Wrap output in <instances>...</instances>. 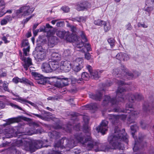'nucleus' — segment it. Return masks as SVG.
Instances as JSON below:
<instances>
[{"mask_svg": "<svg viewBox=\"0 0 154 154\" xmlns=\"http://www.w3.org/2000/svg\"><path fill=\"white\" fill-rule=\"evenodd\" d=\"M117 83L119 85H124V82L123 81H118L117 82Z\"/></svg>", "mask_w": 154, "mask_h": 154, "instance_id": "obj_59", "label": "nucleus"}, {"mask_svg": "<svg viewBox=\"0 0 154 154\" xmlns=\"http://www.w3.org/2000/svg\"><path fill=\"white\" fill-rule=\"evenodd\" d=\"M83 45H84V47L85 48H91V45L90 44L88 43H85L84 44H83Z\"/></svg>", "mask_w": 154, "mask_h": 154, "instance_id": "obj_51", "label": "nucleus"}, {"mask_svg": "<svg viewBox=\"0 0 154 154\" xmlns=\"http://www.w3.org/2000/svg\"><path fill=\"white\" fill-rule=\"evenodd\" d=\"M85 20L86 18L85 17H80L73 19V21H77L79 22L84 23L85 22Z\"/></svg>", "mask_w": 154, "mask_h": 154, "instance_id": "obj_29", "label": "nucleus"}, {"mask_svg": "<svg viewBox=\"0 0 154 154\" xmlns=\"http://www.w3.org/2000/svg\"><path fill=\"white\" fill-rule=\"evenodd\" d=\"M101 94H99L98 95H90V97L93 99H95L97 100H100L101 98Z\"/></svg>", "mask_w": 154, "mask_h": 154, "instance_id": "obj_35", "label": "nucleus"}, {"mask_svg": "<svg viewBox=\"0 0 154 154\" xmlns=\"http://www.w3.org/2000/svg\"><path fill=\"white\" fill-rule=\"evenodd\" d=\"M49 136L51 138L56 139L58 137V133L56 131H54L52 133H50L48 134Z\"/></svg>", "mask_w": 154, "mask_h": 154, "instance_id": "obj_34", "label": "nucleus"}, {"mask_svg": "<svg viewBox=\"0 0 154 154\" xmlns=\"http://www.w3.org/2000/svg\"><path fill=\"white\" fill-rule=\"evenodd\" d=\"M70 28L71 31L72 32H76V28L74 26H70Z\"/></svg>", "mask_w": 154, "mask_h": 154, "instance_id": "obj_49", "label": "nucleus"}, {"mask_svg": "<svg viewBox=\"0 0 154 154\" xmlns=\"http://www.w3.org/2000/svg\"><path fill=\"white\" fill-rule=\"evenodd\" d=\"M125 134L124 129L120 131L119 128L115 129L114 133L112 135L110 136L108 139L109 143L113 147L112 148L123 149L122 147H121L120 141L122 140L127 143L128 137Z\"/></svg>", "mask_w": 154, "mask_h": 154, "instance_id": "obj_1", "label": "nucleus"}, {"mask_svg": "<svg viewBox=\"0 0 154 154\" xmlns=\"http://www.w3.org/2000/svg\"><path fill=\"white\" fill-rule=\"evenodd\" d=\"M20 119L21 117L9 119L7 120L6 123L5 124V125L6 126L14 123L19 122L20 121Z\"/></svg>", "mask_w": 154, "mask_h": 154, "instance_id": "obj_17", "label": "nucleus"}, {"mask_svg": "<svg viewBox=\"0 0 154 154\" xmlns=\"http://www.w3.org/2000/svg\"><path fill=\"white\" fill-rule=\"evenodd\" d=\"M22 47L26 48H29L30 45L28 41L26 40H23L22 43Z\"/></svg>", "mask_w": 154, "mask_h": 154, "instance_id": "obj_33", "label": "nucleus"}, {"mask_svg": "<svg viewBox=\"0 0 154 154\" xmlns=\"http://www.w3.org/2000/svg\"><path fill=\"white\" fill-rule=\"evenodd\" d=\"M6 75V73L3 72L2 70H0V76L4 77Z\"/></svg>", "mask_w": 154, "mask_h": 154, "instance_id": "obj_50", "label": "nucleus"}, {"mask_svg": "<svg viewBox=\"0 0 154 154\" xmlns=\"http://www.w3.org/2000/svg\"><path fill=\"white\" fill-rule=\"evenodd\" d=\"M8 22L12 20V18L10 15H8L5 17L4 18Z\"/></svg>", "mask_w": 154, "mask_h": 154, "instance_id": "obj_43", "label": "nucleus"}, {"mask_svg": "<svg viewBox=\"0 0 154 154\" xmlns=\"http://www.w3.org/2000/svg\"><path fill=\"white\" fill-rule=\"evenodd\" d=\"M33 54L35 59L40 61L44 59L45 53L44 49H36L33 51Z\"/></svg>", "mask_w": 154, "mask_h": 154, "instance_id": "obj_9", "label": "nucleus"}, {"mask_svg": "<svg viewBox=\"0 0 154 154\" xmlns=\"http://www.w3.org/2000/svg\"><path fill=\"white\" fill-rule=\"evenodd\" d=\"M97 105L95 103H92L82 107V109L84 110L88 109L96 110L97 108Z\"/></svg>", "mask_w": 154, "mask_h": 154, "instance_id": "obj_18", "label": "nucleus"}, {"mask_svg": "<svg viewBox=\"0 0 154 154\" xmlns=\"http://www.w3.org/2000/svg\"><path fill=\"white\" fill-rule=\"evenodd\" d=\"M33 75L34 76L35 79L38 81V80L42 79L44 77L42 75H41L36 72L33 73Z\"/></svg>", "mask_w": 154, "mask_h": 154, "instance_id": "obj_31", "label": "nucleus"}, {"mask_svg": "<svg viewBox=\"0 0 154 154\" xmlns=\"http://www.w3.org/2000/svg\"><path fill=\"white\" fill-rule=\"evenodd\" d=\"M141 127L143 129H145L147 126V125L144 122H140Z\"/></svg>", "mask_w": 154, "mask_h": 154, "instance_id": "obj_44", "label": "nucleus"}, {"mask_svg": "<svg viewBox=\"0 0 154 154\" xmlns=\"http://www.w3.org/2000/svg\"><path fill=\"white\" fill-rule=\"evenodd\" d=\"M125 90L119 87L117 91L116 95L118 97H120V101H122L123 100V98H122L121 96H122V93L125 91Z\"/></svg>", "mask_w": 154, "mask_h": 154, "instance_id": "obj_19", "label": "nucleus"}, {"mask_svg": "<svg viewBox=\"0 0 154 154\" xmlns=\"http://www.w3.org/2000/svg\"><path fill=\"white\" fill-rule=\"evenodd\" d=\"M63 22H59L57 23L56 26L57 27H60L63 26Z\"/></svg>", "mask_w": 154, "mask_h": 154, "instance_id": "obj_52", "label": "nucleus"}, {"mask_svg": "<svg viewBox=\"0 0 154 154\" xmlns=\"http://www.w3.org/2000/svg\"><path fill=\"white\" fill-rule=\"evenodd\" d=\"M72 67L71 63L69 61H63L61 62L60 68L65 72H69Z\"/></svg>", "mask_w": 154, "mask_h": 154, "instance_id": "obj_10", "label": "nucleus"}, {"mask_svg": "<svg viewBox=\"0 0 154 154\" xmlns=\"http://www.w3.org/2000/svg\"><path fill=\"white\" fill-rule=\"evenodd\" d=\"M91 7V4L86 1L78 2L75 6V9L79 11L87 10Z\"/></svg>", "mask_w": 154, "mask_h": 154, "instance_id": "obj_8", "label": "nucleus"}, {"mask_svg": "<svg viewBox=\"0 0 154 154\" xmlns=\"http://www.w3.org/2000/svg\"><path fill=\"white\" fill-rule=\"evenodd\" d=\"M39 30L40 32H45V26H43L41 27L39 29Z\"/></svg>", "mask_w": 154, "mask_h": 154, "instance_id": "obj_54", "label": "nucleus"}, {"mask_svg": "<svg viewBox=\"0 0 154 154\" xmlns=\"http://www.w3.org/2000/svg\"><path fill=\"white\" fill-rule=\"evenodd\" d=\"M8 83L6 81H4L3 83V87L4 90L9 91V89L8 88Z\"/></svg>", "mask_w": 154, "mask_h": 154, "instance_id": "obj_37", "label": "nucleus"}, {"mask_svg": "<svg viewBox=\"0 0 154 154\" xmlns=\"http://www.w3.org/2000/svg\"><path fill=\"white\" fill-rule=\"evenodd\" d=\"M126 26L127 29L131 30V26L130 23H128Z\"/></svg>", "mask_w": 154, "mask_h": 154, "instance_id": "obj_53", "label": "nucleus"}, {"mask_svg": "<svg viewBox=\"0 0 154 154\" xmlns=\"http://www.w3.org/2000/svg\"><path fill=\"white\" fill-rule=\"evenodd\" d=\"M68 84V81L67 79H57L54 85L60 88L67 85Z\"/></svg>", "mask_w": 154, "mask_h": 154, "instance_id": "obj_11", "label": "nucleus"}, {"mask_svg": "<svg viewBox=\"0 0 154 154\" xmlns=\"http://www.w3.org/2000/svg\"><path fill=\"white\" fill-rule=\"evenodd\" d=\"M34 10L33 8L29 5H24L16 11V15L17 17H20L22 16H27L32 13Z\"/></svg>", "mask_w": 154, "mask_h": 154, "instance_id": "obj_5", "label": "nucleus"}, {"mask_svg": "<svg viewBox=\"0 0 154 154\" xmlns=\"http://www.w3.org/2000/svg\"><path fill=\"white\" fill-rule=\"evenodd\" d=\"M32 17V16H31L29 17L26 18L24 20V23H27L30 19Z\"/></svg>", "mask_w": 154, "mask_h": 154, "instance_id": "obj_58", "label": "nucleus"}, {"mask_svg": "<svg viewBox=\"0 0 154 154\" xmlns=\"http://www.w3.org/2000/svg\"><path fill=\"white\" fill-rule=\"evenodd\" d=\"M142 98L141 95L137 94L136 95V97L134 94H131L130 95L129 97V100L130 101H133L136 99L138 100H141Z\"/></svg>", "mask_w": 154, "mask_h": 154, "instance_id": "obj_23", "label": "nucleus"}, {"mask_svg": "<svg viewBox=\"0 0 154 154\" xmlns=\"http://www.w3.org/2000/svg\"><path fill=\"white\" fill-rule=\"evenodd\" d=\"M103 25H104V30L105 32H107L111 29V26L109 23H106L105 21Z\"/></svg>", "mask_w": 154, "mask_h": 154, "instance_id": "obj_32", "label": "nucleus"}, {"mask_svg": "<svg viewBox=\"0 0 154 154\" xmlns=\"http://www.w3.org/2000/svg\"><path fill=\"white\" fill-rule=\"evenodd\" d=\"M23 143L25 149L31 152H34L36 149L42 147V142L41 141L32 142L30 140L26 139L24 141Z\"/></svg>", "mask_w": 154, "mask_h": 154, "instance_id": "obj_3", "label": "nucleus"}, {"mask_svg": "<svg viewBox=\"0 0 154 154\" xmlns=\"http://www.w3.org/2000/svg\"><path fill=\"white\" fill-rule=\"evenodd\" d=\"M90 73L91 76L95 79H98L100 76L99 73L97 71L95 70L92 71Z\"/></svg>", "mask_w": 154, "mask_h": 154, "instance_id": "obj_26", "label": "nucleus"}, {"mask_svg": "<svg viewBox=\"0 0 154 154\" xmlns=\"http://www.w3.org/2000/svg\"><path fill=\"white\" fill-rule=\"evenodd\" d=\"M87 68L88 69L89 71L90 72V73L92 71V68L89 65H87Z\"/></svg>", "mask_w": 154, "mask_h": 154, "instance_id": "obj_55", "label": "nucleus"}, {"mask_svg": "<svg viewBox=\"0 0 154 154\" xmlns=\"http://www.w3.org/2000/svg\"><path fill=\"white\" fill-rule=\"evenodd\" d=\"M2 39L4 42L5 43H6L9 42V41L7 40V38L4 36L2 38Z\"/></svg>", "mask_w": 154, "mask_h": 154, "instance_id": "obj_56", "label": "nucleus"}, {"mask_svg": "<svg viewBox=\"0 0 154 154\" xmlns=\"http://www.w3.org/2000/svg\"><path fill=\"white\" fill-rule=\"evenodd\" d=\"M26 80L24 78L22 79H19L17 77H15L13 79V81L15 83H17L18 82L23 83L26 82Z\"/></svg>", "mask_w": 154, "mask_h": 154, "instance_id": "obj_25", "label": "nucleus"}, {"mask_svg": "<svg viewBox=\"0 0 154 154\" xmlns=\"http://www.w3.org/2000/svg\"><path fill=\"white\" fill-rule=\"evenodd\" d=\"M108 42L111 48L113 47L115 45V40L113 38H110L108 39Z\"/></svg>", "mask_w": 154, "mask_h": 154, "instance_id": "obj_36", "label": "nucleus"}, {"mask_svg": "<svg viewBox=\"0 0 154 154\" xmlns=\"http://www.w3.org/2000/svg\"><path fill=\"white\" fill-rule=\"evenodd\" d=\"M83 59L81 58H76L72 62V69L75 72H79L83 67Z\"/></svg>", "mask_w": 154, "mask_h": 154, "instance_id": "obj_7", "label": "nucleus"}, {"mask_svg": "<svg viewBox=\"0 0 154 154\" xmlns=\"http://www.w3.org/2000/svg\"><path fill=\"white\" fill-rule=\"evenodd\" d=\"M110 99V97L109 96H105V98L103 102V104L105 105L106 104L108 103L109 102L111 103L112 104H115L116 103V102L115 100L113 99L112 100H109Z\"/></svg>", "mask_w": 154, "mask_h": 154, "instance_id": "obj_21", "label": "nucleus"}, {"mask_svg": "<svg viewBox=\"0 0 154 154\" xmlns=\"http://www.w3.org/2000/svg\"><path fill=\"white\" fill-rule=\"evenodd\" d=\"M37 82L39 84H44L45 83V80L43 77L42 79L37 81Z\"/></svg>", "mask_w": 154, "mask_h": 154, "instance_id": "obj_42", "label": "nucleus"}, {"mask_svg": "<svg viewBox=\"0 0 154 154\" xmlns=\"http://www.w3.org/2000/svg\"><path fill=\"white\" fill-rule=\"evenodd\" d=\"M89 77V75L88 73L86 72H83L82 74V78L81 79H73L72 80V82L75 81V82H77L78 83H81V82L82 81V80H86L88 79Z\"/></svg>", "mask_w": 154, "mask_h": 154, "instance_id": "obj_15", "label": "nucleus"}, {"mask_svg": "<svg viewBox=\"0 0 154 154\" xmlns=\"http://www.w3.org/2000/svg\"><path fill=\"white\" fill-rule=\"evenodd\" d=\"M132 106V105L131 104H127L126 105L125 109L122 111V112L127 113V114H122L119 116L109 115L108 116V118L112 122H113L118 119L120 118L123 119L128 116L130 118H135L137 116L139 113L137 111L132 110L131 109Z\"/></svg>", "mask_w": 154, "mask_h": 154, "instance_id": "obj_2", "label": "nucleus"}, {"mask_svg": "<svg viewBox=\"0 0 154 154\" xmlns=\"http://www.w3.org/2000/svg\"><path fill=\"white\" fill-rule=\"evenodd\" d=\"M108 122L106 121H103L100 125L97 128V130L98 132H100L103 134L105 133V132L107 130V125Z\"/></svg>", "mask_w": 154, "mask_h": 154, "instance_id": "obj_12", "label": "nucleus"}, {"mask_svg": "<svg viewBox=\"0 0 154 154\" xmlns=\"http://www.w3.org/2000/svg\"><path fill=\"white\" fill-rule=\"evenodd\" d=\"M145 11L149 13L151 12L153 9L154 4L153 0H146L145 2Z\"/></svg>", "mask_w": 154, "mask_h": 154, "instance_id": "obj_14", "label": "nucleus"}, {"mask_svg": "<svg viewBox=\"0 0 154 154\" xmlns=\"http://www.w3.org/2000/svg\"><path fill=\"white\" fill-rule=\"evenodd\" d=\"M85 57L86 59L88 60H90L91 58V56L90 54L88 53H85Z\"/></svg>", "mask_w": 154, "mask_h": 154, "instance_id": "obj_46", "label": "nucleus"}, {"mask_svg": "<svg viewBox=\"0 0 154 154\" xmlns=\"http://www.w3.org/2000/svg\"><path fill=\"white\" fill-rule=\"evenodd\" d=\"M17 100L19 102L22 103H28L32 106H33L34 104V103L21 97H19V98L17 99Z\"/></svg>", "mask_w": 154, "mask_h": 154, "instance_id": "obj_27", "label": "nucleus"}, {"mask_svg": "<svg viewBox=\"0 0 154 154\" xmlns=\"http://www.w3.org/2000/svg\"><path fill=\"white\" fill-rule=\"evenodd\" d=\"M57 35L61 38H65L67 41L73 42L78 44V39L77 36L73 34L70 35L68 32L64 31L57 30L56 32Z\"/></svg>", "mask_w": 154, "mask_h": 154, "instance_id": "obj_4", "label": "nucleus"}, {"mask_svg": "<svg viewBox=\"0 0 154 154\" xmlns=\"http://www.w3.org/2000/svg\"><path fill=\"white\" fill-rule=\"evenodd\" d=\"M58 62L57 60L50 62L52 71L56 70L59 67V65Z\"/></svg>", "mask_w": 154, "mask_h": 154, "instance_id": "obj_20", "label": "nucleus"}, {"mask_svg": "<svg viewBox=\"0 0 154 154\" xmlns=\"http://www.w3.org/2000/svg\"><path fill=\"white\" fill-rule=\"evenodd\" d=\"M57 78L55 77H52L48 78L49 81L51 83H55L57 80Z\"/></svg>", "mask_w": 154, "mask_h": 154, "instance_id": "obj_38", "label": "nucleus"}, {"mask_svg": "<svg viewBox=\"0 0 154 154\" xmlns=\"http://www.w3.org/2000/svg\"><path fill=\"white\" fill-rule=\"evenodd\" d=\"M10 104L12 107H14V108H17L21 110H23L22 109L17 105L12 103H10Z\"/></svg>", "mask_w": 154, "mask_h": 154, "instance_id": "obj_40", "label": "nucleus"}, {"mask_svg": "<svg viewBox=\"0 0 154 154\" xmlns=\"http://www.w3.org/2000/svg\"><path fill=\"white\" fill-rule=\"evenodd\" d=\"M136 143L135 144L133 148V150L134 151H136L139 148L138 144H137V143L136 142V141H135Z\"/></svg>", "mask_w": 154, "mask_h": 154, "instance_id": "obj_47", "label": "nucleus"}, {"mask_svg": "<svg viewBox=\"0 0 154 154\" xmlns=\"http://www.w3.org/2000/svg\"><path fill=\"white\" fill-rule=\"evenodd\" d=\"M5 5V3L3 0H0V6H4Z\"/></svg>", "mask_w": 154, "mask_h": 154, "instance_id": "obj_57", "label": "nucleus"}, {"mask_svg": "<svg viewBox=\"0 0 154 154\" xmlns=\"http://www.w3.org/2000/svg\"><path fill=\"white\" fill-rule=\"evenodd\" d=\"M126 76H128L129 78H132L134 77H136L140 75V73L134 72L133 74L129 71H128L126 72Z\"/></svg>", "mask_w": 154, "mask_h": 154, "instance_id": "obj_22", "label": "nucleus"}, {"mask_svg": "<svg viewBox=\"0 0 154 154\" xmlns=\"http://www.w3.org/2000/svg\"><path fill=\"white\" fill-rule=\"evenodd\" d=\"M6 13L3 11H0V17H2Z\"/></svg>", "mask_w": 154, "mask_h": 154, "instance_id": "obj_61", "label": "nucleus"}, {"mask_svg": "<svg viewBox=\"0 0 154 154\" xmlns=\"http://www.w3.org/2000/svg\"><path fill=\"white\" fill-rule=\"evenodd\" d=\"M94 23L96 25L102 26L105 24V21L101 20H97L94 21Z\"/></svg>", "mask_w": 154, "mask_h": 154, "instance_id": "obj_28", "label": "nucleus"}, {"mask_svg": "<svg viewBox=\"0 0 154 154\" xmlns=\"http://www.w3.org/2000/svg\"><path fill=\"white\" fill-rule=\"evenodd\" d=\"M42 71L45 73H49L52 72L50 62L45 63L42 64L41 67Z\"/></svg>", "mask_w": 154, "mask_h": 154, "instance_id": "obj_13", "label": "nucleus"}, {"mask_svg": "<svg viewBox=\"0 0 154 154\" xmlns=\"http://www.w3.org/2000/svg\"><path fill=\"white\" fill-rule=\"evenodd\" d=\"M131 130L134 132L136 131V130L138 128V127L136 125H134L131 126Z\"/></svg>", "mask_w": 154, "mask_h": 154, "instance_id": "obj_45", "label": "nucleus"}, {"mask_svg": "<svg viewBox=\"0 0 154 154\" xmlns=\"http://www.w3.org/2000/svg\"><path fill=\"white\" fill-rule=\"evenodd\" d=\"M61 9L65 12H68L69 11V8L67 6H63L61 8Z\"/></svg>", "mask_w": 154, "mask_h": 154, "instance_id": "obj_41", "label": "nucleus"}, {"mask_svg": "<svg viewBox=\"0 0 154 154\" xmlns=\"http://www.w3.org/2000/svg\"><path fill=\"white\" fill-rule=\"evenodd\" d=\"M83 120L85 123V125L84 127V129L87 130V132H88L89 131V128L87 125V123L88 122V118L87 116H84L83 117Z\"/></svg>", "mask_w": 154, "mask_h": 154, "instance_id": "obj_30", "label": "nucleus"}, {"mask_svg": "<svg viewBox=\"0 0 154 154\" xmlns=\"http://www.w3.org/2000/svg\"><path fill=\"white\" fill-rule=\"evenodd\" d=\"M29 49H23V56L21 57V59L22 61L24 62L23 64L24 68L27 70L29 67L32 65L31 59L29 57L26 58L24 56H27L29 55Z\"/></svg>", "mask_w": 154, "mask_h": 154, "instance_id": "obj_6", "label": "nucleus"}, {"mask_svg": "<svg viewBox=\"0 0 154 154\" xmlns=\"http://www.w3.org/2000/svg\"><path fill=\"white\" fill-rule=\"evenodd\" d=\"M8 21L4 18L2 20L1 22V24L2 25H4L8 23Z\"/></svg>", "mask_w": 154, "mask_h": 154, "instance_id": "obj_48", "label": "nucleus"}, {"mask_svg": "<svg viewBox=\"0 0 154 154\" xmlns=\"http://www.w3.org/2000/svg\"><path fill=\"white\" fill-rule=\"evenodd\" d=\"M46 27L48 28H51L52 27V26H50L48 23H47L46 24Z\"/></svg>", "mask_w": 154, "mask_h": 154, "instance_id": "obj_64", "label": "nucleus"}, {"mask_svg": "<svg viewBox=\"0 0 154 154\" xmlns=\"http://www.w3.org/2000/svg\"><path fill=\"white\" fill-rule=\"evenodd\" d=\"M129 58V56L126 54L124 53L122 55V58L124 60H127Z\"/></svg>", "mask_w": 154, "mask_h": 154, "instance_id": "obj_39", "label": "nucleus"}, {"mask_svg": "<svg viewBox=\"0 0 154 154\" xmlns=\"http://www.w3.org/2000/svg\"><path fill=\"white\" fill-rule=\"evenodd\" d=\"M54 61L57 60L60 61L61 60V55L58 53H54L51 55Z\"/></svg>", "mask_w": 154, "mask_h": 154, "instance_id": "obj_24", "label": "nucleus"}, {"mask_svg": "<svg viewBox=\"0 0 154 154\" xmlns=\"http://www.w3.org/2000/svg\"><path fill=\"white\" fill-rule=\"evenodd\" d=\"M33 33L34 35L35 36L37 35V33L38 32V30H33Z\"/></svg>", "mask_w": 154, "mask_h": 154, "instance_id": "obj_60", "label": "nucleus"}, {"mask_svg": "<svg viewBox=\"0 0 154 154\" xmlns=\"http://www.w3.org/2000/svg\"><path fill=\"white\" fill-rule=\"evenodd\" d=\"M38 24H35L33 26L32 29L33 30H35V29L38 26Z\"/></svg>", "mask_w": 154, "mask_h": 154, "instance_id": "obj_63", "label": "nucleus"}, {"mask_svg": "<svg viewBox=\"0 0 154 154\" xmlns=\"http://www.w3.org/2000/svg\"><path fill=\"white\" fill-rule=\"evenodd\" d=\"M113 111L115 112H120L121 110L119 108L115 109H113Z\"/></svg>", "mask_w": 154, "mask_h": 154, "instance_id": "obj_62", "label": "nucleus"}, {"mask_svg": "<svg viewBox=\"0 0 154 154\" xmlns=\"http://www.w3.org/2000/svg\"><path fill=\"white\" fill-rule=\"evenodd\" d=\"M81 37L82 38V41H80L79 38L76 35H75L77 36V37H78V39L79 40V41H78V44L75 42H72V43L73 45H80L81 43L82 44V42H86L87 41V38H86V36H85V34L84 33V32L83 31H81Z\"/></svg>", "mask_w": 154, "mask_h": 154, "instance_id": "obj_16", "label": "nucleus"}]
</instances>
